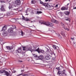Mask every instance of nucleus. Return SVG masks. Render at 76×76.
Wrapping results in <instances>:
<instances>
[{
  "mask_svg": "<svg viewBox=\"0 0 76 76\" xmlns=\"http://www.w3.org/2000/svg\"><path fill=\"white\" fill-rule=\"evenodd\" d=\"M33 49H32L31 48L29 47L28 46H27L26 47H23V51H24L23 52V53H22V55L23 56H25V52L26 51H31V53H32L33 51H32V50H36V49L37 48V45H34L33 46Z\"/></svg>",
  "mask_w": 76,
  "mask_h": 76,
  "instance_id": "f257e3e1",
  "label": "nucleus"
},
{
  "mask_svg": "<svg viewBox=\"0 0 76 76\" xmlns=\"http://www.w3.org/2000/svg\"><path fill=\"white\" fill-rule=\"evenodd\" d=\"M43 5L45 6L46 9H50V10H52V9H54V4H50V5L48 4V3H45Z\"/></svg>",
  "mask_w": 76,
  "mask_h": 76,
  "instance_id": "f03ea898",
  "label": "nucleus"
},
{
  "mask_svg": "<svg viewBox=\"0 0 76 76\" xmlns=\"http://www.w3.org/2000/svg\"><path fill=\"white\" fill-rule=\"evenodd\" d=\"M62 72V73H61V72L58 71L57 72L58 75L60 76H66V70L64 69Z\"/></svg>",
  "mask_w": 76,
  "mask_h": 76,
  "instance_id": "7ed1b4c3",
  "label": "nucleus"
},
{
  "mask_svg": "<svg viewBox=\"0 0 76 76\" xmlns=\"http://www.w3.org/2000/svg\"><path fill=\"white\" fill-rule=\"evenodd\" d=\"M41 24H43V25H45L46 26H50V27L53 26H54V24H53L48 21H47V22L43 21L42 22V23H41Z\"/></svg>",
  "mask_w": 76,
  "mask_h": 76,
  "instance_id": "20e7f679",
  "label": "nucleus"
},
{
  "mask_svg": "<svg viewBox=\"0 0 76 76\" xmlns=\"http://www.w3.org/2000/svg\"><path fill=\"white\" fill-rule=\"evenodd\" d=\"M31 51H37L39 53H43V54H45V52L44 50L39 49V48L36 49V50H31Z\"/></svg>",
  "mask_w": 76,
  "mask_h": 76,
  "instance_id": "39448f33",
  "label": "nucleus"
},
{
  "mask_svg": "<svg viewBox=\"0 0 76 76\" xmlns=\"http://www.w3.org/2000/svg\"><path fill=\"white\" fill-rule=\"evenodd\" d=\"M14 26L15 27L13 28H8V32H9V33H12L13 32V29L16 28V27L15 26Z\"/></svg>",
  "mask_w": 76,
  "mask_h": 76,
  "instance_id": "423d86ee",
  "label": "nucleus"
},
{
  "mask_svg": "<svg viewBox=\"0 0 76 76\" xmlns=\"http://www.w3.org/2000/svg\"><path fill=\"white\" fill-rule=\"evenodd\" d=\"M4 73L6 75H7V76H9L10 75V74L8 73V72L6 71L5 70H0V74L3 73Z\"/></svg>",
  "mask_w": 76,
  "mask_h": 76,
  "instance_id": "0eeeda50",
  "label": "nucleus"
},
{
  "mask_svg": "<svg viewBox=\"0 0 76 76\" xmlns=\"http://www.w3.org/2000/svg\"><path fill=\"white\" fill-rule=\"evenodd\" d=\"M7 49L8 50H9V51H10V52H13V51H14V49H13V47H10V46H7L6 47Z\"/></svg>",
  "mask_w": 76,
  "mask_h": 76,
  "instance_id": "6e6552de",
  "label": "nucleus"
},
{
  "mask_svg": "<svg viewBox=\"0 0 76 76\" xmlns=\"http://www.w3.org/2000/svg\"><path fill=\"white\" fill-rule=\"evenodd\" d=\"M44 59V56L43 55H40L39 56H38L37 58H36V60H42Z\"/></svg>",
  "mask_w": 76,
  "mask_h": 76,
  "instance_id": "1a4fd4ad",
  "label": "nucleus"
},
{
  "mask_svg": "<svg viewBox=\"0 0 76 76\" xmlns=\"http://www.w3.org/2000/svg\"><path fill=\"white\" fill-rule=\"evenodd\" d=\"M51 58V56L49 55H48L45 57V60H50Z\"/></svg>",
  "mask_w": 76,
  "mask_h": 76,
  "instance_id": "9d476101",
  "label": "nucleus"
},
{
  "mask_svg": "<svg viewBox=\"0 0 76 76\" xmlns=\"http://www.w3.org/2000/svg\"><path fill=\"white\" fill-rule=\"evenodd\" d=\"M47 51L48 53H50L51 54H53V49H48Z\"/></svg>",
  "mask_w": 76,
  "mask_h": 76,
  "instance_id": "9b49d317",
  "label": "nucleus"
},
{
  "mask_svg": "<svg viewBox=\"0 0 76 76\" xmlns=\"http://www.w3.org/2000/svg\"><path fill=\"white\" fill-rule=\"evenodd\" d=\"M13 6H14L15 7H16V5H15V4L12 5H10L8 7V8L10 10L11 9V11H12V7H13Z\"/></svg>",
  "mask_w": 76,
  "mask_h": 76,
  "instance_id": "f8f14e48",
  "label": "nucleus"
},
{
  "mask_svg": "<svg viewBox=\"0 0 76 76\" xmlns=\"http://www.w3.org/2000/svg\"><path fill=\"white\" fill-rule=\"evenodd\" d=\"M15 4L17 5H20V0H16L15 1Z\"/></svg>",
  "mask_w": 76,
  "mask_h": 76,
  "instance_id": "ddd939ff",
  "label": "nucleus"
},
{
  "mask_svg": "<svg viewBox=\"0 0 76 76\" xmlns=\"http://www.w3.org/2000/svg\"><path fill=\"white\" fill-rule=\"evenodd\" d=\"M21 51H22V49H21V48H19L18 50H16V53H20Z\"/></svg>",
  "mask_w": 76,
  "mask_h": 76,
  "instance_id": "4468645a",
  "label": "nucleus"
},
{
  "mask_svg": "<svg viewBox=\"0 0 76 76\" xmlns=\"http://www.w3.org/2000/svg\"><path fill=\"white\" fill-rule=\"evenodd\" d=\"M68 9V7H63L61 8L62 10H67Z\"/></svg>",
  "mask_w": 76,
  "mask_h": 76,
  "instance_id": "2eb2a0df",
  "label": "nucleus"
},
{
  "mask_svg": "<svg viewBox=\"0 0 76 76\" xmlns=\"http://www.w3.org/2000/svg\"><path fill=\"white\" fill-rule=\"evenodd\" d=\"M1 11H2V12H5L6 11V10L4 7L3 6H1Z\"/></svg>",
  "mask_w": 76,
  "mask_h": 76,
  "instance_id": "dca6fc26",
  "label": "nucleus"
},
{
  "mask_svg": "<svg viewBox=\"0 0 76 76\" xmlns=\"http://www.w3.org/2000/svg\"><path fill=\"white\" fill-rule=\"evenodd\" d=\"M12 15V13H11V12H7V15H5L4 16L5 17H6V18H7V16H9V15Z\"/></svg>",
  "mask_w": 76,
  "mask_h": 76,
  "instance_id": "f3484780",
  "label": "nucleus"
},
{
  "mask_svg": "<svg viewBox=\"0 0 76 76\" xmlns=\"http://www.w3.org/2000/svg\"><path fill=\"white\" fill-rule=\"evenodd\" d=\"M64 14L66 15H70V12L69 11H66L64 12Z\"/></svg>",
  "mask_w": 76,
  "mask_h": 76,
  "instance_id": "a211bd4d",
  "label": "nucleus"
},
{
  "mask_svg": "<svg viewBox=\"0 0 76 76\" xmlns=\"http://www.w3.org/2000/svg\"><path fill=\"white\" fill-rule=\"evenodd\" d=\"M6 29V26H4L3 27L2 31H5Z\"/></svg>",
  "mask_w": 76,
  "mask_h": 76,
  "instance_id": "6ab92c4d",
  "label": "nucleus"
},
{
  "mask_svg": "<svg viewBox=\"0 0 76 76\" xmlns=\"http://www.w3.org/2000/svg\"><path fill=\"white\" fill-rule=\"evenodd\" d=\"M65 20H66L69 21L70 22V19L69 18H67V17H66L65 18Z\"/></svg>",
  "mask_w": 76,
  "mask_h": 76,
  "instance_id": "aec40b11",
  "label": "nucleus"
},
{
  "mask_svg": "<svg viewBox=\"0 0 76 76\" xmlns=\"http://www.w3.org/2000/svg\"><path fill=\"white\" fill-rule=\"evenodd\" d=\"M41 13H42V12L41 11H37V15H39V14H41Z\"/></svg>",
  "mask_w": 76,
  "mask_h": 76,
  "instance_id": "412c9836",
  "label": "nucleus"
},
{
  "mask_svg": "<svg viewBox=\"0 0 76 76\" xmlns=\"http://www.w3.org/2000/svg\"><path fill=\"white\" fill-rule=\"evenodd\" d=\"M33 55L34 56V57L36 58V59H37V58H38V56H37V55H36L35 54H33Z\"/></svg>",
  "mask_w": 76,
  "mask_h": 76,
  "instance_id": "4be33fe9",
  "label": "nucleus"
},
{
  "mask_svg": "<svg viewBox=\"0 0 76 76\" xmlns=\"http://www.w3.org/2000/svg\"><path fill=\"white\" fill-rule=\"evenodd\" d=\"M36 3V1L35 0H33L31 1V3L32 4H34V3Z\"/></svg>",
  "mask_w": 76,
  "mask_h": 76,
  "instance_id": "5701e85b",
  "label": "nucleus"
},
{
  "mask_svg": "<svg viewBox=\"0 0 76 76\" xmlns=\"http://www.w3.org/2000/svg\"><path fill=\"white\" fill-rule=\"evenodd\" d=\"M59 67V70H61V69H63V68H64L63 66L61 65Z\"/></svg>",
  "mask_w": 76,
  "mask_h": 76,
  "instance_id": "b1692460",
  "label": "nucleus"
},
{
  "mask_svg": "<svg viewBox=\"0 0 76 76\" xmlns=\"http://www.w3.org/2000/svg\"><path fill=\"white\" fill-rule=\"evenodd\" d=\"M61 24L62 27H63L64 28V27H65V25H64V24L63 23H61Z\"/></svg>",
  "mask_w": 76,
  "mask_h": 76,
  "instance_id": "393cba45",
  "label": "nucleus"
},
{
  "mask_svg": "<svg viewBox=\"0 0 76 76\" xmlns=\"http://www.w3.org/2000/svg\"><path fill=\"white\" fill-rule=\"evenodd\" d=\"M26 20L27 22H28V21H30V19H28V18H26L25 19Z\"/></svg>",
  "mask_w": 76,
  "mask_h": 76,
  "instance_id": "a878e982",
  "label": "nucleus"
},
{
  "mask_svg": "<svg viewBox=\"0 0 76 76\" xmlns=\"http://www.w3.org/2000/svg\"><path fill=\"white\" fill-rule=\"evenodd\" d=\"M58 38L59 39H61V36L59 34H58Z\"/></svg>",
  "mask_w": 76,
  "mask_h": 76,
  "instance_id": "bb28decb",
  "label": "nucleus"
},
{
  "mask_svg": "<svg viewBox=\"0 0 76 76\" xmlns=\"http://www.w3.org/2000/svg\"><path fill=\"white\" fill-rule=\"evenodd\" d=\"M55 20H56L53 19H52V20H51V22H53L54 23Z\"/></svg>",
  "mask_w": 76,
  "mask_h": 76,
  "instance_id": "cd10ccee",
  "label": "nucleus"
},
{
  "mask_svg": "<svg viewBox=\"0 0 76 76\" xmlns=\"http://www.w3.org/2000/svg\"><path fill=\"white\" fill-rule=\"evenodd\" d=\"M53 47L54 50H56V47L55 46V45H53Z\"/></svg>",
  "mask_w": 76,
  "mask_h": 76,
  "instance_id": "c85d7f7f",
  "label": "nucleus"
},
{
  "mask_svg": "<svg viewBox=\"0 0 76 76\" xmlns=\"http://www.w3.org/2000/svg\"><path fill=\"white\" fill-rule=\"evenodd\" d=\"M21 35L22 36H23V31H21Z\"/></svg>",
  "mask_w": 76,
  "mask_h": 76,
  "instance_id": "c756f323",
  "label": "nucleus"
},
{
  "mask_svg": "<svg viewBox=\"0 0 76 76\" xmlns=\"http://www.w3.org/2000/svg\"><path fill=\"white\" fill-rule=\"evenodd\" d=\"M54 23H58V22L57 20H55Z\"/></svg>",
  "mask_w": 76,
  "mask_h": 76,
  "instance_id": "7c9ffc66",
  "label": "nucleus"
},
{
  "mask_svg": "<svg viewBox=\"0 0 76 76\" xmlns=\"http://www.w3.org/2000/svg\"><path fill=\"white\" fill-rule=\"evenodd\" d=\"M0 2L1 3H4V0H1Z\"/></svg>",
  "mask_w": 76,
  "mask_h": 76,
  "instance_id": "2f4dec72",
  "label": "nucleus"
},
{
  "mask_svg": "<svg viewBox=\"0 0 76 76\" xmlns=\"http://www.w3.org/2000/svg\"><path fill=\"white\" fill-rule=\"evenodd\" d=\"M26 18H25V17H23V18L22 19H23V20H26L25 19Z\"/></svg>",
  "mask_w": 76,
  "mask_h": 76,
  "instance_id": "473e14b6",
  "label": "nucleus"
},
{
  "mask_svg": "<svg viewBox=\"0 0 76 76\" xmlns=\"http://www.w3.org/2000/svg\"><path fill=\"white\" fill-rule=\"evenodd\" d=\"M41 60L42 61L43 63H44L45 62V60L44 59H41Z\"/></svg>",
  "mask_w": 76,
  "mask_h": 76,
  "instance_id": "72a5a7b5",
  "label": "nucleus"
},
{
  "mask_svg": "<svg viewBox=\"0 0 76 76\" xmlns=\"http://www.w3.org/2000/svg\"><path fill=\"white\" fill-rule=\"evenodd\" d=\"M7 32H6V31H4V32H3V34H6Z\"/></svg>",
  "mask_w": 76,
  "mask_h": 76,
  "instance_id": "f704fd0d",
  "label": "nucleus"
},
{
  "mask_svg": "<svg viewBox=\"0 0 76 76\" xmlns=\"http://www.w3.org/2000/svg\"><path fill=\"white\" fill-rule=\"evenodd\" d=\"M18 62H19V63H21V62H23V61H20V60H19L18 61Z\"/></svg>",
  "mask_w": 76,
  "mask_h": 76,
  "instance_id": "c9c22d12",
  "label": "nucleus"
},
{
  "mask_svg": "<svg viewBox=\"0 0 76 76\" xmlns=\"http://www.w3.org/2000/svg\"><path fill=\"white\" fill-rule=\"evenodd\" d=\"M56 69H57V70H60L59 67L58 68H56Z\"/></svg>",
  "mask_w": 76,
  "mask_h": 76,
  "instance_id": "e433bc0d",
  "label": "nucleus"
},
{
  "mask_svg": "<svg viewBox=\"0 0 76 76\" xmlns=\"http://www.w3.org/2000/svg\"><path fill=\"white\" fill-rule=\"evenodd\" d=\"M18 18H17L16 19V18H14V19H13V20H15V21H16V20H18Z\"/></svg>",
  "mask_w": 76,
  "mask_h": 76,
  "instance_id": "4c0bfd02",
  "label": "nucleus"
},
{
  "mask_svg": "<svg viewBox=\"0 0 76 76\" xmlns=\"http://www.w3.org/2000/svg\"><path fill=\"white\" fill-rule=\"evenodd\" d=\"M23 76H28L27 74H24L23 75Z\"/></svg>",
  "mask_w": 76,
  "mask_h": 76,
  "instance_id": "58836bf2",
  "label": "nucleus"
},
{
  "mask_svg": "<svg viewBox=\"0 0 76 76\" xmlns=\"http://www.w3.org/2000/svg\"><path fill=\"white\" fill-rule=\"evenodd\" d=\"M32 22L34 23V22H35V20H34L33 21H31V23H32Z\"/></svg>",
  "mask_w": 76,
  "mask_h": 76,
  "instance_id": "ea45409f",
  "label": "nucleus"
},
{
  "mask_svg": "<svg viewBox=\"0 0 76 76\" xmlns=\"http://www.w3.org/2000/svg\"><path fill=\"white\" fill-rule=\"evenodd\" d=\"M40 3H41V4H43V2H42V1H40Z\"/></svg>",
  "mask_w": 76,
  "mask_h": 76,
  "instance_id": "a19ab883",
  "label": "nucleus"
},
{
  "mask_svg": "<svg viewBox=\"0 0 76 76\" xmlns=\"http://www.w3.org/2000/svg\"><path fill=\"white\" fill-rule=\"evenodd\" d=\"M73 9H76V7H73Z\"/></svg>",
  "mask_w": 76,
  "mask_h": 76,
  "instance_id": "79ce46f5",
  "label": "nucleus"
},
{
  "mask_svg": "<svg viewBox=\"0 0 76 76\" xmlns=\"http://www.w3.org/2000/svg\"><path fill=\"white\" fill-rule=\"evenodd\" d=\"M55 7H58V4H57L56 5Z\"/></svg>",
  "mask_w": 76,
  "mask_h": 76,
  "instance_id": "37998d69",
  "label": "nucleus"
},
{
  "mask_svg": "<svg viewBox=\"0 0 76 76\" xmlns=\"http://www.w3.org/2000/svg\"><path fill=\"white\" fill-rule=\"evenodd\" d=\"M71 39H72V40H74V38H71Z\"/></svg>",
  "mask_w": 76,
  "mask_h": 76,
  "instance_id": "c03bdc74",
  "label": "nucleus"
},
{
  "mask_svg": "<svg viewBox=\"0 0 76 76\" xmlns=\"http://www.w3.org/2000/svg\"><path fill=\"white\" fill-rule=\"evenodd\" d=\"M65 29L66 30H67L68 31H69V29H67V28H65Z\"/></svg>",
  "mask_w": 76,
  "mask_h": 76,
  "instance_id": "a18cd8bd",
  "label": "nucleus"
},
{
  "mask_svg": "<svg viewBox=\"0 0 76 76\" xmlns=\"http://www.w3.org/2000/svg\"><path fill=\"white\" fill-rule=\"evenodd\" d=\"M13 10H16V9H13Z\"/></svg>",
  "mask_w": 76,
  "mask_h": 76,
  "instance_id": "49530a36",
  "label": "nucleus"
},
{
  "mask_svg": "<svg viewBox=\"0 0 76 76\" xmlns=\"http://www.w3.org/2000/svg\"><path fill=\"white\" fill-rule=\"evenodd\" d=\"M45 0V1H48L49 0Z\"/></svg>",
  "mask_w": 76,
  "mask_h": 76,
  "instance_id": "de8ad7c7",
  "label": "nucleus"
},
{
  "mask_svg": "<svg viewBox=\"0 0 76 76\" xmlns=\"http://www.w3.org/2000/svg\"><path fill=\"white\" fill-rule=\"evenodd\" d=\"M23 71H24V70H21V72H23Z\"/></svg>",
  "mask_w": 76,
  "mask_h": 76,
  "instance_id": "09e8293b",
  "label": "nucleus"
},
{
  "mask_svg": "<svg viewBox=\"0 0 76 76\" xmlns=\"http://www.w3.org/2000/svg\"><path fill=\"white\" fill-rule=\"evenodd\" d=\"M22 75V74H19L18 76H20V75Z\"/></svg>",
  "mask_w": 76,
  "mask_h": 76,
  "instance_id": "8fccbe9b",
  "label": "nucleus"
},
{
  "mask_svg": "<svg viewBox=\"0 0 76 76\" xmlns=\"http://www.w3.org/2000/svg\"><path fill=\"white\" fill-rule=\"evenodd\" d=\"M69 4H67V6H68V5H69Z\"/></svg>",
  "mask_w": 76,
  "mask_h": 76,
  "instance_id": "3c124183",
  "label": "nucleus"
},
{
  "mask_svg": "<svg viewBox=\"0 0 76 76\" xmlns=\"http://www.w3.org/2000/svg\"><path fill=\"white\" fill-rule=\"evenodd\" d=\"M61 13V12H59V13H58V14H59V13Z\"/></svg>",
  "mask_w": 76,
  "mask_h": 76,
  "instance_id": "603ef678",
  "label": "nucleus"
},
{
  "mask_svg": "<svg viewBox=\"0 0 76 76\" xmlns=\"http://www.w3.org/2000/svg\"><path fill=\"white\" fill-rule=\"evenodd\" d=\"M6 52H9V51H6Z\"/></svg>",
  "mask_w": 76,
  "mask_h": 76,
  "instance_id": "864d4df0",
  "label": "nucleus"
},
{
  "mask_svg": "<svg viewBox=\"0 0 76 76\" xmlns=\"http://www.w3.org/2000/svg\"><path fill=\"white\" fill-rule=\"evenodd\" d=\"M49 1H50V0H49Z\"/></svg>",
  "mask_w": 76,
  "mask_h": 76,
  "instance_id": "5fc2aeb1",
  "label": "nucleus"
},
{
  "mask_svg": "<svg viewBox=\"0 0 76 76\" xmlns=\"http://www.w3.org/2000/svg\"><path fill=\"white\" fill-rule=\"evenodd\" d=\"M28 15V14H26L27 15Z\"/></svg>",
  "mask_w": 76,
  "mask_h": 76,
  "instance_id": "6e6d98bb",
  "label": "nucleus"
},
{
  "mask_svg": "<svg viewBox=\"0 0 76 76\" xmlns=\"http://www.w3.org/2000/svg\"><path fill=\"white\" fill-rule=\"evenodd\" d=\"M47 66H48V65H47Z\"/></svg>",
  "mask_w": 76,
  "mask_h": 76,
  "instance_id": "4d7b16f0",
  "label": "nucleus"
},
{
  "mask_svg": "<svg viewBox=\"0 0 76 76\" xmlns=\"http://www.w3.org/2000/svg\"><path fill=\"white\" fill-rule=\"evenodd\" d=\"M26 12V13H27V12Z\"/></svg>",
  "mask_w": 76,
  "mask_h": 76,
  "instance_id": "13d9d810",
  "label": "nucleus"
},
{
  "mask_svg": "<svg viewBox=\"0 0 76 76\" xmlns=\"http://www.w3.org/2000/svg\"><path fill=\"white\" fill-rule=\"evenodd\" d=\"M74 44H75V43L74 42Z\"/></svg>",
  "mask_w": 76,
  "mask_h": 76,
  "instance_id": "bf43d9fd",
  "label": "nucleus"
},
{
  "mask_svg": "<svg viewBox=\"0 0 76 76\" xmlns=\"http://www.w3.org/2000/svg\"><path fill=\"white\" fill-rule=\"evenodd\" d=\"M39 0V1H40V0Z\"/></svg>",
  "mask_w": 76,
  "mask_h": 76,
  "instance_id": "052dcab7",
  "label": "nucleus"
},
{
  "mask_svg": "<svg viewBox=\"0 0 76 76\" xmlns=\"http://www.w3.org/2000/svg\"><path fill=\"white\" fill-rule=\"evenodd\" d=\"M33 26H34V25Z\"/></svg>",
  "mask_w": 76,
  "mask_h": 76,
  "instance_id": "680f3d73",
  "label": "nucleus"
},
{
  "mask_svg": "<svg viewBox=\"0 0 76 76\" xmlns=\"http://www.w3.org/2000/svg\"><path fill=\"white\" fill-rule=\"evenodd\" d=\"M31 27H32V26H31Z\"/></svg>",
  "mask_w": 76,
  "mask_h": 76,
  "instance_id": "e2e57ef3",
  "label": "nucleus"
}]
</instances>
